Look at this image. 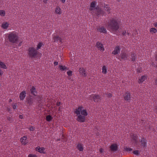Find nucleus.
Instances as JSON below:
<instances>
[{"label": "nucleus", "instance_id": "obj_21", "mask_svg": "<svg viewBox=\"0 0 157 157\" xmlns=\"http://www.w3.org/2000/svg\"><path fill=\"white\" fill-rule=\"evenodd\" d=\"M142 146L143 147H144L146 145V140L144 138H142L140 140Z\"/></svg>", "mask_w": 157, "mask_h": 157}, {"label": "nucleus", "instance_id": "obj_25", "mask_svg": "<svg viewBox=\"0 0 157 157\" xmlns=\"http://www.w3.org/2000/svg\"><path fill=\"white\" fill-rule=\"evenodd\" d=\"M31 92L32 94L35 95H36V90L35 88L34 87H32L31 89Z\"/></svg>", "mask_w": 157, "mask_h": 157}, {"label": "nucleus", "instance_id": "obj_56", "mask_svg": "<svg viewBox=\"0 0 157 157\" xmlns=\"http://www.w3.org/2000/svg\"><path fill=\"white\" fill-rule=\"evenodd\" d=\"M156 60H157V59H156Z\"/></svg>", "mask_w": 157, "mask_h": 157}, {"label": "nucleus", "instance_id": "obj_49", "mask_svg": "<svg viewBox=\"0 0 157 157\" xmlns=\"http://www.w3.org/2000/svg\"><path fill=\"white\" fill-rule=\"evenodd\" d=\"M154 25L157 28V22L154 24Z\"/></svg>", "mask_w": 157, "mask_h": 157}, {"label": "nucleus", "instance_id": "obj_37", "mask_svg": "<svg viewBox=\"0 0 157 157\" xmlns=\"http://www.w3.org/2000/svg\"><path fill=\"white\" fill-rule=\"evenodd\" d=\"M33 100L30 98L27 101L28 103L30 105H31L33 103Z\"/></svg>", "mask_w": 157, "mask_h": 157}, {"label": "nucleus", "instance_id": "obj_52", "mask_svg": "<svg viewBox=\"0 0 157 157\" xmlns=\"http://www.w3.org/2000/svg\"><path fill=\"white\" fill-rule=\"evenodd\" d=\"M60 104V102H59L57 103V105L59 106Z\"/></svg>", "mask_w": 157, "mask_h": 157}, {"label": "nucleus", "instance_id": "obj_11", "mask_svg": "<svg viewBox=\"0 0 157 157\" xmlns=\"http://www.w3.org/2000/svg\"><path fill=\"white\" fill-rule=\"evenodd\" d=\"M79 73L83 76H86L87 74L86 71L83 67H80L79 69Z\"/></svg>", "mask_w": 157, "mask_h": 157}, {"label": "nucleus", "instance_id": "obj_15", "mask_svg": "<svg viewBox=\"0 0 157 157\" xmlns=\"http://www.w3.org/2000/svg\"><path fill=\"white\" fill-rule=\"evenodd\" d=\"M98 31L101 33H105L106 32V30L103 27H99L98 29Z\"/></svg>", "mask_w": 157, "mask_h": 157}, {"label": "nucleus", "instance_id": "obj_44", "mask_svg": "<svg viewBox=\"0 0 157 157\" xmlns=\"http://www.w3.org/2000/svg\"><path fill=\"white\" fill-rule=\"evenodd\" d=\"M99 151L100 152L102 153H103L104 150L102 148H101L99 149Z\"/></svg>", "mask_w": 157, "mask_h": 157}, {"label": "nucleus", "instance_id": "obj_2", "mask_svg": "<svg viewBox=\"0 0 157 157\" xmlns=\"http://www.w3.org/2000/svg\"><path fill=\"white\" fill-rule=\"evenodd\" d=\"M108 28L113 31H116L118 29L119 25L116 18H113L109 21L108 24Z\"/></svg>", "mask_w": 157, "mask_h": 157}, {"label": "nucleus", "instance_id": "obj_20", "mask_svg": "<svg viewBox=\"0 0 157 157\" xmlns=\"http://www.w3.org/2000/svg\"><path fill=\"white\" fill-rule=\"evenodd\" d=\"M104 8L105 10L106 11L107 13H110V8L109 5L108 4L105 5Z\"/></svg>", "mask_w": 157, "mask_h": 157}, {"label": "nucleus", "instance_id": "obj_45", "mask_svg": "<svg viewBox=\"0 0 157 157\" xmlns=\"http://www.w3.org/2000/svg\"><path fill=\"white\" fill-rule=\"evenodd\" d=\"M107 96L109 98H111L112 97V95L111 93H109L107 94Z\"/></svg>", "mask_w": 157, "mask_h": 157}, {"label": "nucleus", "instance_id": "obj_46", "mask_svg": "<svg viewBox=\"0 0 157 157\" xmlns=\"http://www.w3.org/2000/svg\"><path fill=\"white\" fill-rule=\"evenodd\" d=\"M54 64L55 66L57 65L58 64V63L57 62H55L54 63Z\"/></svg>", "mask_w": 157, "mask_h": 157}, {"label": "nucleus", "instance_id": "obj_29", "mask_svg": "<svg viewBox=\"0 0 157 157\" xmlns=\"http://www.w3.org/2000/svg\"><path fill=\"white\" fill-rule=\"evenodd\" d=\"M122 34L124 36H126L127 35L129 36V33L128 31L124 30Z\"/></svg>", "mask_w": 157, "mask_h": 157}, {"label": "nucleus", "instance_id": "obj_51", "mask_svg": "<svg viewBox=\"0 0 157 157\" xmlns=\"http://www.w3.org/2000/svg\"><path fill=\"white\" fill-rule=\"evenodd\" d=\"M155 84L157 85V79H156L155 81Z\"/></svg>", "mask_w": 157, "mask_h": 157}, {"label": "nucleus", "instance_id": "obj_12", "mask_svg": "<svg viewBox=\"0 0 157 157\" xmlns=\"http://www.w3.org/2000/svg\"><path fill=\"white\" fill-rule=\"evenodd\" d=\"M9 22L6 21L2 23L1 27L3 29H6L9 27Z\"/></svg>", "mask_w": 157, "mask_h": 157}, {"label": "nucleus", "instance_id": "obj_43", "mask_svg": "<svg viewBox=\"0 0 157 157\" xmlns=\"http://www.w3.org/2000/svg\"><path fill=\"white\" fill-rule=\"evenodd\" d=\"M3 73V71L0 69V75H2Z\"/></svg>", "mask_w": 157, "mask_h": 157}, {"label": "nucleus", "instance_id": "obj_7", "mask_svg": "<svg viewBox=\"0 0 157 157\" xmlns=\"http://www.w3.org/2000/svg\"><path fill=\"white\" fill-rule=\"evenodd\" d=\"M96 46L98 48V50L101 51H103L104 50V46L102 44L99 42H98L96 43Z\"/></svg>", "mask_w": 157, "mask_h": 157}, {"label": "nucleus", "instance_id": "obj_36", "mask_svg": "<svg viewBox=\"0 0 157 157\" xmlns=\"http://www.w3.org/2000/svg\"><path fill=\"white\" fill-rule=\"evenodd\" d=\"M7 119L8 121H9L10 122H12L13 120L12 118V117L11 116H9L7 117Z\"/></svg>", "mask_w": 157, "mask_h": 157}, {"label": "nucleus", "instance_id": "obj_3", "mask_svg": "<svg viewBox=\"0 0 157 157\" xmlns=\"http://www.w3.org/2000/svg\"><path fill=\"white\" fill-rule=\"evenodd\" d=\"M9 41L12 43H16L18 40V36L17 33L12 32L6 34Z\"/></svg>", "mask_w": 157, "mask_h": 157}, {"label": "nucleus", "instance_id": "obj_54", "mask_svg": "<svg viewBox=\"0 0 157 157\" xmlns=\"http://www.w3.org/2000/svg\"><path fill=\"white\" fill-rule=\"evenodd\" d=\"M2 131V130L0 129V132H1Z\"/></svg>", "mask_w": 157, "mask_h": 157}, {"label": "nucleus", "instance_id": "obj_28", "mask_svg": "<svg viewBox=\"0 0 157 157\" xmlns=\"http://www.w3.org/2000/svg\"><path fill=\"white\" fill-rule=\"evenodd\" d=\"M157 31L156 29L154 28H152L150 30V32L152 34L155 33Z\"/></svg>", "mask_w": 157, "mask_h": 157}, {"label": "nucleus", "instance_id": "obj_24", "mask_svg": "<svg viewBox=\"0 0 157 157\" xmlns=\"http://www.w3.org/2000/svg\"><path fill=\"white\" fill-rule=\"evenodd\" d=\"M107 71V68L106 66H104L102 67V72L104 74H106Z\"/></svg>", "mask_w": 157, "mask_h": 157}, {"label": "nucleus", "instance_id": "obj_9", "mask_svg": "<svg viewBox=\"0 0 157 157\" xmlns=\"http://www.w3.org/2000/svg\"><path fill=\"white\" fill-rule=\"evenodd\" d=\"M124 98L125 100L129 101L131 98L130 93L128 92L125 93L124 95Z\"/></svg>", "mask_w": 157, "mask_h": 157}, {"label": "nucleus", "instance_id": "obj_4", "mask_svg": "<svg viewBox=\"0 0 157 157\" xmlns=\"http://www.w3.org/2000/svg\"><path fill=\"white\" fill-rule=\"evenodd\" d=\"M96 1L92 2L90 4V10H94L96 12V14L98 16L104 15V12L99 7L95 8V6L97 5Z\"/></svg>", "mask_w": 157, "mask_h": 157}, {"label": "nucleus", "instance_id": "obj_27", "mask_svg": "<svg viewBox=\"0 0 157 157\" xmlns=\"http://www.w3.org/2000/svg\"><path fill=\"white\" fill-rule=\"evenodd\" d=\"M136 54H132L131 55V59L132 61H135L136 59Z\"/></svg>", "mask_w": 157, "mask_h": 157}, {"label": "nucleus", "instance_id": "obj_39", "mask_svg": "<svg viewBox=\"0 0 157 157\" xmlns=\"http://www.w3.org/2000/svg\"><path fill=\"white\" fill-rule=\"evenodd\" d=\"M72 72L71 71H69L67 72L68 75L69 76H71L72 75Z\"/></svg>", "mask_w": 157, "mask_h": 157}, {"label": "nucleus", "instance_id": "obj_42", "mask_svg": "<svg viewBox=\"0 0 157 157\" xmlns=\"http://www.w3.org/2000/svg\"><path fill=\"white\" fill-rule=\"evenodd\" d=\"M29 129L30 131H33L35 130V128L33 127H30L29 128Z\"/></svg>", "mask_w": 157, "mask_h": 157}, {"label": "nucleus", "instance_id": "obj_26", "mask_svg": "<svg viewBox=\"0 0 157 157\" xmlns=\"http://www.w3.org/2000/svg\"><path fill=\"white\" fill-rule=\"evenodd\" d=\"M121 58L124 59H125L128 56L126 54L123 52L121 53Z\"/></svg>", "mask_w": 157, "mask_h": 157}, {"label": "nucleus", "instance_id": "obj_31", "mask_svg": "<svg viewBox=\"0 0 157 157\" xmlns=\"http://www.w3.org/2000/svg\"><path fill=\"white\" fill-rule=\"evenodd\" d=\"M77 148L80 151H82L83 150V147L82 145L78 144L77 145Z\"/></svg>", "mask_w": 157, "mask_h": 157}, {"label": "nucleus", "instance_id": "obj_34", "mask_svg": "<svg viewBox=\"0 0 157 157\" xmlns=\"http://www.w3.org/2000/svg\"><path fill=\"white\" fill-rule=\"evenodd\" d=\"M54 39L55 41H58L60 40V38L59 36H55L54 37Z\"/></svg>", "mask_w": 157, "mask_h": 157}, {"label": "nucleus", "instance_id": "obj_55", "mask_svg": "<svg viewBox=\"0 0 157 157\" xmlns=\"http://www.w3.org/2000/svg\"><path fill=\"white\" fill-rule=\"evenodd\" d=\"M119 2L121 0H117Z\"/></svg>", "mask_w": 157, "mask_h": 157}, {"label": "nucleus", "instance_id": "obj_17", "mask_svg": "<svg viewBox=\"0 0 157 157\" xmlns=\"http://www.w3.org/2000/svg\"><path fill=\"white\" fill-rule=\"evenodd\" d=\"M55 13L58 14H60L62 13L61 10L59 6L56 7L55 10Z\"/></svg>", "mask_w": 157, "mask_h": 157}, {"label": "nucleus", "instance_id": "obj_8", "mask_svg": "<svg viewBox=\"0 0 157 157\" xmlns=\"http://www.w3.org/2000/svg\"><path fill=\"white\" fill-rule=\"evenodd\" d=\"M36 151L41 153L45 154V149L44 147H36Z\"/></svg>", "mask_w": 157, "mask_h": 157}, {"label": "nucleus", "instance_id": "obj_41", "mask_svg": "<svg viewBox=\"0 0 157 157\" xmlns=\"http://www.w3.org/2000/svg\"><path fill=\"white\" fill-rule=\"evenodd\" d=\"M12 106H13V109H16L17 108V104H15L13 105Z\"/></svg>", "mask_w": 157, "mask_h": 157}, {"label": "nucleus", "instance_id": "obj_50", "mask_svg": "<svg viewBox=\"0 0 157 157\" xmlns=\"http://www.w3.org/2000/svg\"><path fill=\"white\" fill-rule=\"evenodd\" d=\"M60 0L63 3H64L65 2L66 0Z\"/></svg>", "mask_w": 157, "mask_h": 157}, {"label": "nucleus", "instance_id": "obj_38", "mask_svg": "<svg viewBox=\"0 0 157 157\" xmlns=\"http://www.w3.org/2000/svg\"><path fill=\"white\" fill-rule=\"evenodd\" d=\"M125 150L126 151H129V152L131 151H132V148H130L129 147H126L125 148Z\"/></svg>", "mask_w": 157, "mask_h": 157}, {"label": "nucleus", "instance_id": "obj_40", "mask_svg": "<svg viewBox=\"0 0 157 157\" xmlns=\"http://www.w3.org/2000/svg\"><path fill=\"white\" fill-rule=\"evenodd\" d=\"M28 157H37V156L35 155L30 154L28 155Z\"/></svg>", "mask_w": 157, "mask_h": 157}, {"label": "nucleus", "instance_id": "obj_33", "mask_svg": "<svg viewBox=\"0 0 157 157\" xmlns=\"http://www.w3.org/2000/svg\"><path fill=\"white\" fill-rule=\"evenodd\" d=\"M46 119L47 121H50L52 119V118L51 116L48 115L46 117Z\"/></svg>", "mask_w": 157, "mask_h": 157}, {"label": "nucleus", "instance_id": "obj_13", "mask_svg": "<svg viewBox=\"0 0 157 157\" xmlns=\"http://www.w3.org/2000/svg\"><path fill=\"white\" fill-rule=\"evenodd\" d=\"M26 93L25 91H23L21 92L19 95V98L21 100H23L26 96Z\"/></svg>", "mask_w": 157, "mask_h": 157}, {"label": "nucleus", "instance_id": "obj_16", "mask_svg": "<svg viewBox=\"0 0 157 157\" xmlns=\"http://www.w3.org/2000/svg\"><path fill=\"white\" fill-rule=\"evenodd\" d=\"M137 138L136 137L134 136L132 138V140L131 141L132 144L135 146H137Z\"/></svg>", "mask_w": 157, "mask_h": 157}, {"label": "nucleus", "instance_id": "obj_5", "mask_svg": "<svg viewBox=\"0 0 157 157\" xmlns=\"http://www.w3.org/2000/svg\"><path fill=\"white\" fill-rule=\"evenodd\" d=\"M88 98V100H90L91 101H94L95 102H98L100 100L99 95L95 94L89 96Z\"/></svg>", "mask_w": 157, "mask_h": 157}, {"label": "nucleus", "instance_id": "obj_53", "mask_svg": "<svg viewBox=\"0 0 157 157\" xmlns=\"http://www.w3.org/2000/svg\"><path fill=\"white\" fill-rule=\"evenodd\" d=\"M21 43H20V44H19V46H21Z\"/></svg>", "mask_w": 157, "mask_h": 157}, {"label": "nucleus", "instance_id": "obj_30", "mask_svg": "<svg viewBox=\"0 0 157 157\" xmlns=\"http://www.w3.org/2000/svg\"><path fill=\"white\" fill-rule=\"evenodd\" d=\"M6 13L4 10H0V16L2 17H4L5 16Z\"/></svg>", "mask_w": 157, "mask_h": 157}, {"label": "nucleus", "instance_id": "obj_1", "mask_svg": "<svg viewBox=\"0 0 157 157\" xmlns=\"http://www.w3.org/2000/svg\"><path fill=\"white\" fill-rule=\"evenodd\" d=\"M75 113L78 115L77 120L80 122H83L85 121V116H87L88 113L86 110L84 109L82 106H79L76 109L75 111Z\"/></svg>", "mask_w": 157, "mask_h": 157}, {"label": "nucleus", "instance_id": "obj_19", "mask_svg": "<svg viewBox=\"0 0 157 157\" xmlns=\"http://www.w3.org/2000/svg\"><path fill=\"white\" fill-rule=\"evenodd\" d=\"M111 150L113 151H115L117 150V144H114L110 146Z\"/></svg>", "mask_w": 157, "mask_h": 157}, {"label": "nucleus", "instance_id": "obj_14", "mask_svg": "<svg viewBox=\"0 0 157 157\" xmlns=\"http://www.w3.org/2000/svg\"><path fill=\"white\" fill-rule=\"evenodd\" d=\"M120 49L119 46H117L115 48L112 53L114 55H116L119 53Z\"/></svg>", "mask_w": 157, "mask_h": 157}, {"label": "nucleus", "instance_id": "obj_10", "mask_svg": "<svg viewBox=\"0 0 157 157\" xmlns=\"http://www.w3.org/2000/svg\"><path fill=\"white\" fill-rule=\"evenodd\" d=\"M20 141L21 144L24 145L26 144L28 142V140H27V137L25 136L21 138Z\"/></svg>", "mask_w": 157, "mask_h": 157}, {"label": "nucleus", "instance_id": "obj_18", "mask_svg": "<svg viewBox=\"0 0 157 157\" xmlns=\"http://www.w3.org/2000/svg\"><path fill=\"white\" fill-rule=\"evenodd\" d=\"M0 67L3 69H6L7 67L5 64L3 62L0 61Z\"/></svg>", "mask_w": 157, "mask_h": 157}, {"label": "nucleus", "instance_id": "obj_48", "mask_svg": "<svg viewBox=\"0 0 157 157\" xmlns=\"http://www.w3.org/2000/svg\"><path fill=\"white\" fill-rule=\"evenodd\" d=\"M43 2L44 3L46 4L47 3L48 0H43Z\"/></svg>", "mask_w": 157, "mask_h": 157}, {"label": "nucleus", "instance_id": "obj_32", "mask_svg": "<svg viewBox=\"0 0 157 157\" xmlns=\"http://www.w3.org/2000/svg\"><path fill=\"white\" fill-rule=\"evenodd\" d=\"M43 44L41 42H40L37 45L36 49L37 50H38L42 46Z\"/></svg>", "mask_w": 157, "mask_h": 157}, {"label": "nucleus", "instance_id": "obj_47", "mask_svg": "<svg viewBox=\"0 0 157 157\" xmlns=\"http://www.w3.org/2000/svg\"><path fill=\"white\" fill-rule=\"evenodd\" d=\"M19 118L21 119H22L23 118V116L21 115H20L19 116Z\"/></svg>", "mask_w": 157, "mask_h": 157}, {"label": "nucleus", "instance_id": "obj_6", "mask_svg": "<svg viewBox=\"0 0 157 157\" xmlns=\"http://www.w3.org/2000/svg\"><path fill=\"white\" fill-rule=\"evenodd\" d=\"M29 56L31 57L35 56L37 53V51L33 48H30L29 50Z\"/></svg>", "mask_w": 157, "mask_h": 157}, {"label": "nucleus", "instance_id": "obj_22", "mask_svg": "<svg viewBox=\"0 0 157 157\" xmlns=\"http://www.w3.org/2000/svg\"><path fill=\"white\" fill-rule=\"evenodd\" d=\"M146 79V77L144 75L142 76L141 78H140L139 81L138 82L140 83L143 82Z\"/></svg>", "mask_w": 157, "mask_h": 157}, {"label": "nucleus", "instance_id": "obj_23", "mask_svg": "<svg viewBox=\"0 0 157 157\" xmlns=\"http://www.w3.org/2000/svg\"><path fill=\"white\" fill-rule=\"evenodd\" d=\"M59 67L60 70L62 71H65L67 70V68L65 66L59 65Z\"/></svg>", "mask_w": 157, "mask_h": 157}, {"label": "nucleus", "instance_id": "obj_35", "mask_svg": "<svg viewBox=\"0 0 157 157\" xmlns=\"http://www.w3.org/2000/svg\"><path fill=\"white\" fill-rule=\"evenodd\" d=\"M133 153L136 155H139L140 154V152L136 150L133 152Z\"/></svg>", "mask_w": 157, "mask_h": 157}]
</instances>
